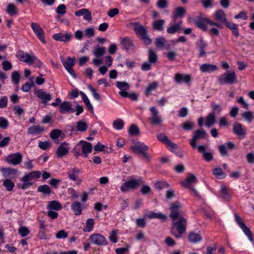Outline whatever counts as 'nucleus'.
Here are the masks:
<instances>
[{
	"label": "nucleus",
	"mask_w": 254,
	"mask_h": 254,
	"mask_svg": "<svg viewBox=\"0 0 254 254\" xmlns=\"http://www.w3.org/2000/svg\"><path fill=\"white\" fill-rule=\"evenodd\" d=\"M37 97L42 100L43 103H47L52 99L51 95L49 93H47L44 91L43 89H39L37 91Z\"/></svg>",
	"instance_id": "obj_26"
},
{
	"label": "nucleus",
	"mask_w": 254,
	"mask_h": 254,
	"mask_svg": "<svg viewBox=\"0 0 254 254\" xmlns=\"http://www.w3.org/2000/svg\"><path fill=\"white\" fill-rule=\"evenodd\" d=\"M75 110L71 107V104L68 101L63 102L59 107V112L61 114H64L66 113H73Z\"/></svg>",
	"instance_id": "obj_21"
},
{
	"label": "nucleus",
	"mask_w": 254,
	"mask_h": 254,
	"mask_svg": "<svg viewBox=\"0 0 254 254\" xmlns=\"http://www.w3.org/2000/svg\"><path fill=\"white\" fill-rule=\"evenodd\" d=\"M129 133L131 135H137L139 133V129L136 126L131 125L129 128Z\"/></svg>",
	"instance_id": "obj_60"
},
{
	"label": "nucleus",
	"mask_w": 254,
	"mask_h": 254,
	"mask_svg": "<svg viewBox=\"0 0 254 254\" xmlns=\"http://www.w3.org/2000/svg\"><path fill=\"white\" fill-rule=\"evenodd\" d=\"M91 242L98 246H105L108 242L106 238L100 234H93L89 237Z\"/></svg>",
	"instance_id": "obj_14"
},
{
	"label": "nucleus",
	"mask_w": 254,
	"mask_h": 254,
	"mask_svg": "<svg viewBox=\"0 0 254 254\" xmlns=\"http://www.w3.org/2000/svg\"><path fill=\"white\" fill-rule=\"evenodd\" d=\"M71 208L75 215H79L81 214L82 207L81 204L78 201H74L71 205Z\"/></svg>",
	"instance_id": "obj_31"
},
{
	"label": "nucleus",
	"mask_w": 254,
	"mask_h": 254,
	"mask_svg": "<svg viewBox=\"0 0 254 254\" xmlns=\"http://www.w3.org/2000/svg\"><path fill=\"white\" fill-rule=\"evenodd\" d=\"M62 208V204L56 200H52L49 201V204L47 205V209L49 210H54L55 211H58L61 210Z\"/></svg>",
	"instance_id": "obj_33"
},
{
	"label": "nucleus",
	"mask_w": 254,
	"mask_h": 254,
	"mask_svg": "<svg viewBox=\"0 0 254 254\" xmlns=\"http://www.w3.org/2000/svg\"><path fill=\"white\" fill-rule=\"evenodd\" d=\"M197 182V179L196 177L193 174H191L190 176L187 177L186 179L181 183V185L186 188L190 189L193 192L195 196L200 199L201 197L198 191L192 187V185Z\"/></svg>",
	"instance_id": "obj_5"
},
{
	"label": "nucleus",
	"mask_w": 254,
	"mask_h": 254,
	"mask_svg": "<svg viewBox=\"0 0 254 254\" xmlns=\"http://www.w3.org/2000/svg\"><path fill=\"white\" fill-rule=\"evenodd\" d=\"M6 11L8 14L11 16L16 15L18 12L16 7L12 3H9L7 5Z\"/></svg>",
	"instance_id": "obj_44"
},
{
	"label": "nucleus",
	"mask_w": 254,
	"mask_h": 254,
	"mask_svg": "<svg viewBox=\"0 0 254 254\" xmlns=\"http://www.w3.org/2000/svg\"><path fill=\"white\" fill-rule=\"evenodd\" d=\"M121 44L124 48L127 50L130 49L133 45L132 41L128 38H122Z\"/></svg>",
	"instance_id": "obj_39"
},
{
	"label": "nucleus",
	"mask_w": 254,
	"mask_h": 254,
	"mask_svg": "<svg viewBox=\"0 0 254 254\" xmlns=\"http://www.w3.org/2000/svg\"><path fill=\"white\" fill-rule=\"evenodd\" d=\"M200 69L203 72H209L217 70L218 67L214 64H205L200 66Z\"/></svg>",
	"instance_id": "obj_30"
},
{
	"label": "nucleus",
	"mask_w": 254,
	"mask_h": 254,
	"mask_svg": "<svg viewBox=\"0 0 254 254\" xmlns=\"http://www.w3.org/2000/svg\"><path fill=\"white\" fill-rule=\"evenodd\" d=\"M130 149L134 153L142 154L147 162L151 161V157L147 152L148 150V147L143 143L140 142H136L134 145L130 147Z\"/></svg>",
	"instance_id": "obj_3"
},
{
	"label": "nucleus",
	"mask_w": 254,
	"mask_h": 254,
	"mask_svg": "<svg viewBox=\"0 0 254 254\" xmlns=\"http://www.w3.org/2000/svg\"><path fill=\"white\" fill-rule=\"evenodd\" d=\"M242 117L249 123L252 122L254 119L253 113L251 111L244 112L242 114Z\"/></svg>",
	"instance_id": "obj_53"
},
{
	"label": "nucleus",
	"mask_w": 254,
	"mask_h": 254,
	"mask_svg": "<svg viewBox=\"0 0 254 254\" xmlns=\"http://www.w3.org/2000/svg\"><path fill=\"white\" fill-rule=\"evenodd\" d=\"M12 80L15 83L18 84L20 81V74L17 71H13L11 74Z\"/></svg>",
	"instance_id": "obj_62"
},
{
	"label": "nucleus",
	"mask_w": 254,
	"mask_h": 254,
	"mask_svg": "<svg viewBox=\"0 0 254 254\" xmlns=\"http://www.w3.org/2000/svg\"><path fill=\"white\" fill-rule=\"evenodd\" d=\"M0 171L4 178H9L10 179L16 178L18 171L16 169L11 168H2L0 169Z\"/></svg>",
	"instance_id": "obj_18"
},
{
	"label": "nucleus",
	"mask_w": 254,
	"mask_h": 254,
	"mask_svg": "<svg viewBox=\"0 0 254 254\" xmlns=\"http://www.w3.org/2000/svg\"><path fill=\"white\" fill-rule=\"evenodd\" d=\"M221 197L222 198L229 200L230 199V196L229 194L227 188L225 186H222L220 190Z\"/></svg>",
	"instance_id": "obj_52"
},
{
	"label": "nucleus",
	"mask_w": 254,
	"mask_h": 254,
	"mask_svg": "<svg viewBox=\"0 0 254 254\" xmlns=\"http://www.w3.org/2000/svg\"><path fill=\"white\" fill-rule=\"evenodd\" d=\"M165 40L163 37H158L156 39L155 41V45L158 48H163L165 46Z\"/></svg>",
	"instance_id": "obj_58"
},
{
	"label": "nucleus",
	"mask_w": 254,
	"mask_h": 254,
	"mask_svg": "<svg viewBox=\"0 0 254 254\" xmlns=\"http://www.w3.org/2000/svg\"><path fill=\"white\" fill-rule=\"evenodd\" d=\"M174 79L178 83H180L183 82L188 84H190L191 81V76L189 74L176 73L175 75Z\"/></svg>",
	"instance_id": "obj_20"
},
{
	"label": "nucleus",
	"mask_w": 254,
	"mask_h": 254,
	"mask_svg": "<svg viewBox=\"0 0 254 254\" xmlns=\"http://www.w3.org/2000/svg\"><path fill=\"white\" fill-rule=\"evenodd\" d=\"M186 11L183 7H178L176 8L175 12L174 13V19L175 20L178 17H182L186 14Z\"/></svg>",
	"instance_id": "obj_40"
},
{
	"label": "nucleus",
	"mask_w": 254,
	"mask_h": 254,
	"mask_svg": "<svg viewBox=\"0 0 254 254\" xmlns=\"http://www.w3.org/2000/svg\"><path fill=\"white\" fill-rule=\"evenodd\" d=\"M233 132L238 136L244 137L246 135V132L243 128L241 124L235 123L233 125Z\"/></svg>",
	"instance_id": "obj_22"
},
{
	"label": "nucleus",
	"mask_w": 254,
	"mask_h": 254,
	"mask_svg": "<svg viewBox=\"0 0 254 254\" xmlns=\"http://www.w3.org/2000/svg\"><path fill=\"white\" fill-rule=\"evenodd\" d=\"M218 81L221 85L224 84H232L238 82L237 75L234 71H230L221 75L218 78Z\"/></svg>",
	"instance_id": "obj_6"
},
{
	"label": "nucleus",
	"mask_w": 254,
	"mask_h": 254,
	"mask_svg": "<svg viewBox=\"0 0 254 254\" xmlns=\"http://www.w3.org/2000/svg\"><path fill=\"white\" fill-rule=\"evenodd\" d=\"M61 62L66 70L73 77H75L76 74L72 68V66L75 63V59L71 58L70 57H67L66 61H65L63 58H61Z\"/></svg>",
	"instance_id": "obj_12"
},
{
	"label": "nucleus",
	"mask_w": 254,
	"mask_h": 254,
	"mask_svg": "<svg viewBox=\"0 0 254 254\" xmlns=\"http://www.w3.org/2000/svg\"><path fill=\"white\" fill-rule=\"evenodd\" d=\"M124 125V122L121 119H118L115 120L113 122V126L117 129H122Z\"/></svg>",
	"instance_id": "obj_59"
},
{
	"label": "nucleus",
	"mask_w": 254,
	"mask_h": 254,
	"mask_svg": "<svg viewBox=\"0 0 254 254\" xmlns=\"http://www.w3.org/2000/svg\"><path fill=\"white\" fill-rule=\"evenodd\" d=\"M79 171V169L75 167L73 168L71 171L67 173L68 178L74 181L77 180Z\"/></svg>",
	"instance_id": "obj_38"
},
{
	"label": "nucleus",
	"mask_w": 254,
	"mask_h": 254,
	"mask_svg": "<svg viewBox=\"0 0 254 254\" xmlns=\"http://www.w3.org/2000/svg\"><path fill=\"white\" fill-rule=\"evenodd\" d=\"M168 5V0H158L157 2V6L161 9L167 7Z\"/></svg>",
	"instance_id": "obj_63"
},
{
	"label": "nucleus",
	"mask_w": 254,
	"mask_h": 254,
	"mask_svg": "<svg viewBox=\"0 0 254 254\" xmlns=\"http://www.w3.org/2000/svg\"><path fill=\"white\" fill-rule=\"evenodd\" d=\"M143 183V181L141 178L138 180H130L123 184L121 187V190L123 192H126L128 191L129 189L135 190Z\"/></svg>",
	"instance_id": "obj_8"
},
{
	"label": "nucleus",
	"mask_w": 254,
	"mask_h": 254,
	"mask_svg": "<svg viewBox=\"0 0 254 254\" xmlns=\"http://www.w3.org/2000/svg\"><path fill=\"white\" fill-rule=\"evenodd\" d=\"M188 239L191 243H196L202 240V237L199 233L191 232L188 235Z\"/></svg>",
	"instance_id": "obj_28"
},
{
	"label": "nucleus",
	"mask_w": 254,
	"mask_h": 254,
	"mask_svg": "<svg viewBox=\"0 0 254 254\" xmlns=\"http://www.w3.org/2000/svg\"><path fill=\"white\" fill-rule=\"evenodd\" d=\"M62 134V131L58 129H55L51 131L50 132V137L53 140H55V142L58 143L59 142L56 141V139H58V138L61 136Z\"/></svg>",
	"instance_id": "obj_45"
},
{
	"label": "nucleus",
	"mask_w": 254,
	"mask_h": 254,
	"mask_svg": "<svg viewBox=\"0 0 254 254\" xmlns=\"http://www.w3.org/2000/svg\"><path fill=\"white\" fill-rule=\"evenodd\" d=\"M214 17L215 20L220 23L224 24L227 20L226 15L224 11L222 9L216 10L214 13Z\"/></svg>",
	"instance_id": "obj_25"
},
{
	"label": "nucleus",
	"mask_w": 254,
	"mask_h": 254,
	"mask_svg": "<svg viewBox=\"0 0 254 254\" xmlns=\"http://www.w3.org/2000/svg\"><path fill=\"white\" fill-rule=\"evenodd\" d=\"M5 161L13 165L20 164L22 161V155L20 152L11 154L7 156Z\"/></svg>",
	"instance_id": "obj_13"
},
{
	"label": "nucleus",
	"mask_w": 254,
	"mask_h": 254,
	"mask_svg": "<svg viewBox=\"0 0 254 254\" xmlns=\"http://www.w3.org/2000/svg\"><path fill=\"white\" fill-rule=\"evenodd\" d=\"M182 21H180L178 23L175 24L167 29V32L169 34H174L176 32H179L182 30Z\"/></svg>",
	"instance_id": "obj_29"
},
{
	"label": "nucleus",
	"mask_w": 254,
	"mask_h": 254,
	"mask_svg": "<svg viewBox=\"0 0 254 254\" xmlns=\"http://www.w3.org/2000/svg\"><path fill=\"white\" fill-rule=\"evenodd\" d=\"M44 131V127L40 125L33 126L28 129V133L30 134H39Z\"/></svg>",
	"instance_id": "obj_32"
},
{
	"label": "nucleus",
	"mask_w": 254,
	"mask_h": 254,
	"mask_svg": "<svg viewBox=\"0 0 254 254\" xmlns=\"http://www.w3.org/2000/svg\"><path fill=\"white\" fill-rule=\"evenodd\" d=\"M105 48L98 46L94 50L93 54L97 58H98L103 56L105 54Z\"/></svg>",
	"instance_id": "obj_51"
},
{
	"label": "nucleus",
	"mask_w": 254,
	"mask_h": 254,
	"mask_svg": "<svg viewBox=\"0 0 254 254\" xmlns=\"http://www.w3.org/2000/svg\"><path fill=\"white\" fill-rule=\"evenodd\" d=\"M117 86L121 90L120 92H127L129 89V84L126 81H117Z\"/></svg>",
	"instance_id": "obj_41"
},
{
	"label": "nucleus",
	"mask_w": 254,
	"mask_h": 254,
	"mask_svg": "<svg viewBox=\"0 0 254 254\" xmlns=\"http://www.w3.org/2000/svg\"><path fill=\"white\" fill-rule=\"evenodd\" d=\"M226 26L231 30H232L233 35L238 37L239 36V33L238 30V25L235 23H233L229 22L228 20L225 22Z\"/></svg>",
	"instance_id": "obj_35"
},
{
	"label": "nucleus",
	"mask_w": 254,
	"mask_h": 254,
	"mask_svg": "<svg viewBox=\"0 0 254 254\" xmlns=\"http://www.w3.org/2000/svg\"><path fill=\"white\" fill-rule=\"evenodd\" d=\"M56 12L61 15H64L66 12V6L64 4L59 5L57 9Z\"/></svg>",
	"instance_id": "obj_64"
},
{
	"label": "nucleus",
	"mask_w": 254,
	"mask_h": 254,
	"mask_svg": "<svg viewBox=\"0 0 254 254\" xmlns=\"http://www.w3.org/2000/svg\"><path fill=\"white\" fill-rule=\"evenodd\" d=\"M79 144H82L81 150L82 153L84 155L85 157L88 156V154L92 150V145L91 143L81 140Z\"/></svg>",
	"instance_id": "obj_23"
},
{
	"label": "nucleus",
	"mask_w": 254,
	"mask_h": 254,
	"mask_svg": "<svg viewBox=\"0 0 254 254\" xmlns=\"http://www.w3.org/2000/svg\"><path fill=\"white\" fill-rule=\"evenodd\" d=\"M196 44L199 49V57H201L205 56L206 54L205 49L207 46V44L202 39H200Z\"/></svg>",
	"instance_id": "obj_34"
},
{
	"label": "nucleus",
	"mask_w": 254,
	"mask_h": 254,
	"mask_svg": "<svg viewBox=\"0 0 254 254\" xmlns=\"http://www.w3.org/2000/svg\"><path fill=\"white\" fill-rule=\"evenodd\" d=\"M72 37V34L70 33H66L65 34H62L59 33L54 34L53 36V38L56 41H59L62 42H67L69 41Z\"/></svg>",
	"instance_id": "obj_24"
},
{
	"label": "nucleus",
	"mask_w": 254,
	"mask_h": 254,
	"mask_svg": "<svg viewBox=\"0 0 254 254\" xmlns=\"http://www.w3.org/2000/svg\"><path fill=\"white\" fill-rule=\"evenodd\" d=\"M165 22L163 19H158L153 21L152 25L153 29L157 31H162Z\"/></svg>",
	"instance_id": "obj_36"
},
{
	"label": "nucleus",
	"mask_w": 254,
	"mask_h": 254,
	"mask_svg": "<svg viewBox=\"0 0 254 254\" xmlns=\"http://www.w3.org/2000/svg\"><path fill=\"white\" fill-rule=\"evenodd\" d=\"M157 60V55L152 50L148 51V61L150 63H155Z\"/></svg>",
	"instance_id": "obj_49"
},
{
	"label": "nucleus",
	"mask_w": 254,
	"mask_h": 254,
	"mask_svg": "<svg viewBox=\"0 0 254 254\" xmlns=\"http://www.w3.org/2000/svg\"><path fill=\"white\" fill-rule=\"evenodd\" d=\"M77 130L78 131L84 132L86 131L88 127V125L83 121H80L76 122Z\"/></svg>",
	"instance_id": "obj_43"
},
{
	"label": "nucleus",
	"mask_w": 254,
	"mask_h": 254,
	"mask_svg": "<svg viewBox=\"0 0 254 254\" xmlns=\"http://www.w3.org/2000/svg\"><path fill=\"white\" fill-rule=\"evenodd\" d=\"M157 138L160 141L163 142L168 147H170V150L171 151H172L173 149L178 148L177 145L169 139L167 135H166L164 133H160L158 134L157 135Z\"/></svg>",
	"instance_id": "obj_16"
},
{
	"label": "nucleus",
	"mask_w": 254,
	"mask_h": 254,
	"mask_svg": "<svg viewBox=\"0 0 254 254\" xmlns=\"http://www.w3.org/2000/svg\"><path fill=\"white\" fill-rule=\"evenodd\" d=\"M158 84L157 82H154L150 84L145 91V95L148 96L151 94V91L155 90L158 87Z\"/></svg>",
	"instance_id": "obj_47"
},
{
	"label": "nucleus",
	"mask_w": 254,
	"mask_h": 254,
	"mask_svg": "<svg viewBox=\"0 0 254 254\" xmlns=\"http://www.w3.org/2000/svg\"><path fill=\"white\" fill-rule=\"evenodd\" d=\"M31 27L34 33L41 42L45 44L46 42L44 36L45 32L40 26L37 23L32 22Z\"/></svg>",
	"instance_id": "obj_15"
},
{
	"label": "nucleus",
	"mask_w": 254,
	"mask_h": 254,
	"mask_svg": "<svg viewBox=\"0 0 254 254\" xmlns=\"http://www.w3.org/2000/svg\"><path fill=\"white\" fill-rule=\"evenodd\" d=\"M119 94L123 97H128L133 101L137 100V95L134 93L129 94L127 92H119Z\"/></svg>",
	"instance_id": "obj_50"
},
{
	"label": "nucleus",
	"mask_w": 254,
	"mask_h": 254,
	"mask_svg": "<svg viewBox=\"0 0 254 254\" xmlns=\"http://www.w3.org/2000/svg\"><path fill=\"white\" fill-rule=\"evenodd\" d=\"M3 185L8 191H11L14 187V183L11 180L6 179L3 181Z\"/></svg>",
	"instance_id": "obj_54"
},
{
	"label": "nucleus",
	"mask_w": 254,
	"mask_h": 254,
	"mask_svg": "<svg viewBox=\"0 0 254 254\" xmlns=\"http://www.w3.org/2000/svg\"><path fill=\"white\" fill-rule=\"evenodd\" d=\"M94 225V220L93 219L90 218L88 219L86 222V226L88 230L83 229L84 232L88 231L90 232L92 230L93 226Z\"/></svg>",
	"instance_id": "obj_55"
},
{
	"label": "nucleus",
	"mask_w": 254,
	"mask_h": 254,
	"mask_svg": "<svg viewBox=\"0 0 254 254\" xmlns=\"http://www.w3.org/2000/svg\"><path fill=\"white\" fill-rule=\"evenodd\" d=\"M130 24L134 26V31L135 34L146 45H149L151 44L152 40L147 34V27H144L138 22H131Z\"/></svg>",
	"instance_id": "obj_2"
},
{
	"label": "nucleus",
	"mask_w": 254,
	"mask_h": 254,
	"mask_svg": "<svg viewBox=\"0 0 254 254\" xmlns=\"http://www.w3.org/2000/svg\"><path fill=\"white\" fill-rule=\"evenodd\" d=\"M187 225V219L183 216L177 218V219H172L171 234L177 239L181 238L186 231Z\"/></svg>",
	"instance_id": "obj_1"
},
{
	"label": "nucleus",
	"mask_w": 254,
	"mask_h": 254,
	"mask_svg": "<svg viewBox=\"0 0 254 254\" xmlns=\"http://www.w3.org/2000/svg\"><path fill=\"white\" fill-rule=\"evenodd\" d=\"M235 221L237 224L240 226V228L242 230L244 234L248 237L250 242H254V238L253 233L251 232L250 229L248 227L245 223L243 222L241 217H240L238 214L235 213L234 214Z\"/></svg>",
	"instance_id": "obj_7"
},
{
	"label": "nucleus",
	"mask_w": 254,
	"mask_h": 254,
	"mask_svg": "<svg viewBox=\"0 0 254 254\" xmlns=\"http://www.w3.org/2000/svg\"><path fill=\"white\" fill-rule=\"evenodd\" d=\"M154 185H155L156 189L158 190H161L164 189H167L170 187L168 183H167V182H166L165 181H162L156 182L155 183Z\"/></svg>",
	"instance_id": "obj_48"
},
{
	"label": "nucleus",
	"mask_w": 254,
	"mask_h": 254,
	"mask_svg": "<svg viewBox=\"0 0 254 254\" xmlns=\"http://www.w3.org/2000/svg\"><path fill=\"white\" fill-rule=\"evenodd\" d=\"M88 88L92 92L93 97L98 101H100L101 99L100 94L97 92L96 90L92 85H88Z\"/></svg>",
	"instance_id": "obj_57"
},
{
	"label": "nucleus",
	"mask_w": 254,
	"mask_h": 254,
	"mask_svg": "<svg viewBox=\"0 0 254 254\" xmlns=\"http://www.w3.org/2000/svg\"><path fill=\"white\" fill-rule=\"evenodd\" d=\"M69 150L68 144L66 142H63L58 147L56 155L58 158H61L68 154Z\"/></svg>",
	"instance_id": "obj_19"
},
{
	"label": "nucleus",
	"mask_w": 254,
	"mask_h": 254,
	"mask_svg": "<svg viewBox=\"0 0 254 254\" xmlns=\"http://www.w3.org/2000/svg\"><path fill=\"white\" fill-rule=\"evenodd\" d=\"M37 190L45 195L49 196L52 193L50 187L47 185L40 186L38 187Z\"/></svg>",
	"instance_id": "obj_37"
},
{
	"label": "nucleus",
	"mask_w": 254,
	"mask_h": 254,
	"mask_svg": "<svg viewBox=\"0 0 254 254\" xmlns=\"http://www.w3.org/2000/svg\"><path fill=\"white\" fill-rule=\"evenodd\" d=\"M29 230L26 227L22 226L18 230V233L23 237L27 236L29 233Z\"/></svg>",
	"instance_id": "obj_61"
},
{
	"label": "nucleus",
	"mask_w": 254,
	"mask_h": 254,
	"mask_svg": "<svg viewBox=\"0 0 254 254\" xmlns=\"http://www.w3.org/2000/svg\"><path fill=\"white\" fill-rule=\"evenodd\" d=\"M150 111L152 113V116L149 119L150 123L154 125H160L162 123V120L161 116L159 115V112L156 107H151Z\"/></svg>",
	"instance_id": "obj_17"
},
{
	"label": "nucleus",
	"mask_w": 254,
	"mask_h": 254,
	"mask_svg": "<svg viewBox=\"0 0 254 254\" xmlns=\"http://www.w3.org/2000/svg\"><path fill=\"white\" fill-rule=\"evenodd\" d=\"M216 118L214 113H209L206 117L205 125L207 127H210L213 125L215 122Z\"/></svg>",
	"instance_id": "obj_42"
},
{
	"label": "nucleus",
	"mask_w": 254,
	"mask_h": 254,
	"mask_svg": "<svg viewBox=\"0 0 254 254\" xmlns=\"http://www.w3.org/2000/svg\"><path fill=\"white\" fill-rule=\"evenodd\" d=\"M213 175L218 178H224L226 175L220 167H217L213 170Z\"/></svg>",
	"instance_id": "obj_46"
},
{
	"label": "nucleus",
	"mask_w": 254,
	"mask_h": 254,
	"mask_svg": "<svg viewBox=\"0 0 254 254\" xmlns=\"http://www.w3.org/2000/svg\"><path fill=\"white\" fill-rule=\"evenodd\" d=\"M196 25L204 31L207 30V25H210V20L207 18H203L198 19L195 22Z\"/></svg>",
	"instance_id": "obj_27"
},
{
	"label": "nucleus",
	"mask_w": 254,
	"mask_h": 254,
	"mask_svg": "<svg viewBox=\"0 0 254 254\" xmlns=\"http://www.w3.org/2000/svg\"><path fill=\"white\" fill-rule=\"evenodd\" d=\"M182 204L179 201H174L170 204V217L172 219H177V218L182 216L180 210Z\"/></svg>",
	"instance_id": "obj_10"
},
{
	"label": "nucleus",
	"mask_w": 254,
	"mask_h": 254,
	"mask_svg": "<svg viewBox=\"0 0 254 254\" xmlns=\"http://www.w3.org/2000/svg\"><path fill=\"white\" fill-rule=\"evenodd\" d=\"M41 176V173L39 171H32L27 174H25L21 179V181L23 182L21 185V188L22 189L24 190L28 187L31 186L32 183L30 181L35 179H38Z\"/></svg>",
	"instance_id": "obj_4"
},
{
	"label": "nucleus",
	"mask_w": 254,
	"mask_h": 254,
	"mask_svg": "<svg viewBox=\"0 0 254 254\" xmlns=\"http://www.w3.org/2000/svg\"><path fill=\"white\" fill-rule=\"evenodd\" d=\"M194 124L192 122H185L182 125V128L186 130H192Z\"/></svg>",
	"instance_id": "obj_56"
},
{
	"label": "nucleus",
	"mask_w": 254,
	"mask_h": 254,
	"mask_svg": "<svg viewBox=\"0 0 254 254\" xmlns=\"http://www.w3.org/2000/svg\"><path fill=\"white\" fill-rule=\"evenodd\" d=\"M207 134L203 129H196L193 132L192 139L190 140V144L193 148L197 146L196 142L206 137Z\"/></svg>",
	"instance_id": "obj_9"
},
{
	"label": "nucleus",
	"mask_w": 254,
	"mask_h": 254,
	"mask_svg": "<svg viewBox=\"0 0 254 254\" xmlns=\"http://www.w3.org/2000/svg\"><path fill=\"white\" fill-rule=\"evenodd\" d=\"M16 56L21 62H23L29 64H33L36 59L34 56H31L28 53L24 52L22 50L17 51Z\"/></svg>",
	"instance_id": "obj_11"
}]
</instances>
